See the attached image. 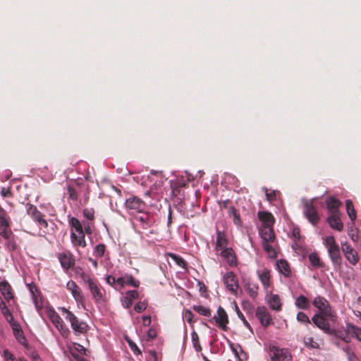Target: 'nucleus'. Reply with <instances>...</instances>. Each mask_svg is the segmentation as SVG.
<instances>
[{
	"instance_id": "f257e3e1",
	"label": "nucleus",
	"mask_w": 361,
	"mask_h": 361,
	"mask_svg": "<svg viewBox=\"0 0 361 361\" xmlns=\"http://www.w3.org/2000/svg\"><path fill=\"white\" fill-rule=\"evenodd\" d=\"M59 310L64 315L65 319L70 322L71 326L75 335L85 334L89 331V325L84 321L78 319L72 312L66 307H60Z\"/></svg>"
},
{
	"instance_id": "f03ea898",
	"label": "nucleus",
	"mask_w": 361,
	"mask_h": 361,
	"mask_svg": "<svg viewBox=\"0 0 361 361\" xmlns=\"http://www.w3.org/2000/svg\"><path fill=\"white\" fill-rule=\"evenodd\" d=\"M82 281L87 284L88 288L95 302L100 303L104 301L105 290L96 279H92L85 272L80 274Z\"/></svg>"
},
{
	"instance_id": "7ed1b4c3",
	"label": "nucleus",
	"mask_w": 361,
	"mask_h": 361,
	"mask_svg": "<svg viewBox=\"0 0 361 361\" xmlns=\"http://www.w3.org/2000/svg\"><path fill=\"white\" fill-rule=\"evenodd\" d=\"M324 244L328 249L329 257L334 267H341L342 257L340 252L339 245L336 243L334 237L332 235L327 236L325 238Z\"/></svg>"
},
{
	"instance_id": "20e7f679",
	"label": "nucleus",
	"mask_w": 361,
	"mask_h": 361,
	"mask_svg": "<svg viewBox=\"0 0 361 361\" xmlns=\"http://www.w3.org/2000/svg\"><path fill=\"white\" fill-rule=\"evenodd\" d=\"M47 314L54 326L59 331L61 336L67 338L70 335L71 331L59 314L53 308H48L47 310Z\"/></svg>"
},
{
	"instance_id": "39448f33",
	"label": "nucleus",
	"mask_w": 361,
	"mask_h": 361,
	"mask_svg": "<svg viewBox=\"0 0 361 361\" xmlns=\"http://www.w3.org/2000/svg\"><path fill=\"white\" fill-rule=\"evenodd\" d=\"M312 305L319 310L317 314H322L330 320H335L336 314L332 310L329 301L326 298L317 296L314 299Z\"/></svg>"
},
{
	"instance_id": "423d86ee",
	"label": "nucleus",
	"mask_w": 361,
	"mask_h": 361,
	"mask_svg": "<svg viewBox=\"0 0 361 361\" xmlns=\"http://www.w3.org/2000/svg\"><path fill=\"white\" fill-rule=\"evenodd\" d=\"M271 361H292V355L286 348L270 345L269 347Z\"/></svg>"
},
{
	"instance_id": "0eeeda50",
	"label": "nucleus",
	"mask_w": 361,
	"mask_h": 361,
	"mask_svg": "<svg viewBox=\"0 0 361 361\" xmlns=\"http://www.w3.org/2000/svg\"><path fill=\"white\" fill-rule=\"evenodd\" d=\"M27 214L31 216V218L37 222L40 226L47 228L48 227V223L44 219V215L38 210L37 207L30 203H27L25 206Z\"/></svg>"
},
{
	"instance_id": "6e6552de",
	"label": "nucleus",
	"mask_w": 361,
	"mask_h": 361,
	"mask_svg": "<svg viewBox=\"0 0 361 361\" xmlns=\"http://www.w3.org/2000/svg\"><path fill=\"white\" fill-rule=\"evenodd\" d=\"M125 206L126 209L132 212L142 213L146 208V204L140 198L132 196L126 200Z\"/></svg>"
},
{
	"instance_id": "1a4fd4ad",
	"label": "nucleus",
	"mask_w": 361,
	"mask_h": 361,
	"mask_svg": "<svg viewBox=\"0 0 361 361\" xmlns=\"http://www.w3.org/2000/svg\"><path fill=\"white\" fill-rule=\"evenodd\" d=\"M303 213L312 225L315 226L319 223L320 217L312 201L305 202Z\"/></svg>"
},
{
	"instance_id": "9d476101",
	"label": "nucleus",
	"mask_w": 361,
	"mask_h": 361,
	"mask_svg": "<svg viewBox=\"0 0 361 361\" xmlns=\"http://www.w3.org/2000/svg\"><path fill=\"white\" fill-rule=\"evenodd\" d=\"M224 283L232 293H237V290L239 287L238 279L233 271H228L224 276Z\"/></svg>"
},
{
	"instance_id": "9b49d317",
	"label": "nucleus",
	"mask_w": 361,
	"mask_h": 361,
	"mask_svg": "<svg viewBox=\"0 0 361 361\" xmlns=\"http://www.w3.org/2000/svg\"><path fill=\"white\" fill-rule=\"evenodd\" d=\"M328 319H329L322 314H315L312 318V321L319 329L324 331L326 334H331L332 330Z\"/></svg>"
},
{
	"instance_id": "f8f14e48",
	"label": "nucleus",
	"mask_w": 361,
	"mask_h": 361,
	"mask_svg": "<svg viewBox=\"0 0 361 361\" xmlns=\"http://www.w3.org/2000/svg\"><path fill=\"white\" fill-rule=\"evenodd\" d=\"M58 259L61 266L65 270H68L75 265V257L70 251H66L58 254Z\"/></svg>"
},
{
	"instance_id": "ddd939ff",
	"label": "nucleus",
	"mask_w": 361,
	"mask_h": 361,
	"mask_svg": "<svg viewBox=\"0 0 361 361\" xmlns=\"http://www.w3.org/2000/svg\"><path fill=\"white\" fill-rule=\"evenodd\" d=\"M256 317L259 320L261 324L264 327L271 324V316L264 306H259L257 308Z\"/></svg>"
},
{
	"instance_id": "4468645a",
	"label": "nucleus",
	"mask_w": 361,
	"mask_h": 361,
	"mask_svg": "<svg viewBox=\"0 0 361 361\" xmlns=\"http://www.w3.org/2000/svg\"><path fill=\"white\" fill-rule=\"evenodd\" d=\"M214 319L215 320L216 324L219 328L222 329L224 331L227 330V324H228L229 322L228 317L226 312L222 307H219L216 315L214 317Z\"/></svg>"
},
{
	"instance_id": "2eb2a0df",
	"label": "nucleus",
	"mask_w": 361,
	"mask_h": 361,
	"mask_svg": "<svg viewBox=\"0 0 361 361\" xmlns=\"http://www.w3.org/2000/svg\"><path fill=\"white\" fill-rule=\"evenodd\" d=\"M341 247L348 261L353 265L356 264L359 261L357 252L348 243H343Z\"/></svg>"
},
{
	"instance_id": "dca6fc26",
	"label": "nucleus",
	"mask_w": 361,
	"mask_h": 361,
	"mask_svg": "<svg viewBox=\"0 0 361 361\" xmlns=\"http://www.w3.org/2000/svg\"><path fill=\"white\" fill-rule=\"evenodd\" d=\"M0 292L8 305H11V301L14 299V293L11 286L7 281L0 282Z\"/></svg>"
},
{
	"instance_id": "f3484780",
	"label": "nucleus",
	"mask_w": 361,
	"mask_h": 361,
	"mask_svg": "<svg viewBox=\"0 0 361 361\" xmlns=\"http://www.w3.org/2000/svg\"><path fill=\"white\" fill-rule=\"evenodd\" d=\"M262 243H274L276 239L273 227H261L259 230Z\"/></svg>"
},
{
	"instance_id": "a211bd4d",
	"label": "nucleus",
	"mask_w": 361,
	"mask_h": 361,
	"mask_svg": "<svg viewBox=\"0 0 361 361\" xmlns=\"http://www.w3.org/2000/svg\"><path fill=\"white\" fill-rule=\"evenodd\" d=\"M257 216L260 221L262 223V227H273L275 219L273 214L269 212L259 211Z\"/></svg>"
},
{
	"instance_id": "6ab92c4d",
	"label": "nucleus",
	"mask_w": 361,
	"mask_h": 361,
	"mask_svg": "<svg viewBox=\"0 0 361 361\" xmlns=\"http://www.w3.org/2000/svg\"><path fill=\"white\" fill-rule=\"evenodd\" d=\"M221 256L226 260L231 267H235L237 265V257L232 248L228 247L221 250Z\"/></svg>"
},
{
	"instance_id": "aec40b11",
	"label": "nucleus",
	"mask_w": 361,
	"mask_h": 361,
	"mask_svg": "<svg viewBox=\"0 0 361 361\" xmlns=\"http://www.w3.org/2000/svg\"><path fill=\"white\" fill-rule=\"evenodd\" d=\"M116 283L120 286L121 288H123L125 285H130L133 287L137 288L140 285L139 281L135 280L132 275H126L119 277L116 280Z\"/></svg>"
},
{
	"instance_id": "412c9836",
	"label": "nucleus",
	"mask_w": 361,
	"mask_h": 361,
	"mask_svg": "<svg viewBox=\"0 0 361 361\" xmlns=\"http://www.w3.org/2000/svg\"><path fill=\"white\" fill-rule=\"evenodd\" d=\"M257 274L264 288L267 290L270 286V270L267 268H264L262 270H257Z\"/></svg>"
},
{
	"instance_id": "4be33fe9",
	"label": "nucleus",
	"mask_w": 361,
	"mask_h": 361,
	"mask_svg": "<svg viewBox=\"0 0 361 361\" xmlns=\"http://www.w3.org/2000/svg\"><path fill=\"white\" fill-rule=\"evenodd\" d=\"M228 241L226 235L224 231L217 230L216 231V250H223L225 248H228L227 245Z\"/></svg>"
},
{
	"instance_id": "5701e85b",
	"label": "nucleus",
	"mask_w": 361,
	"mask_h": 361,
	"mask_svg": "<svg viewBox=\"0 0 361 361\" xmlns=\"http://www.w3.org/2000/svg\"><path fill=\"white\" fill-rule=\"evenodd\" d=\"M326 207L329 214H339V207L341 206V202L336 197L331 196L326 200Z\"/></svg>"
},
{
	"instance_id": "b1692460",
	"label": "nucleus",
	"mask_w": 361,
	"mask_h": 361,
	"mask_svg": "<svg viewBox=\"0 0 361 361\" xmlns=\"http://www.w3.org/2000/svg\"><path fill=\"white\" fill-rule=\"evenodd\" d=\"M137 221L140 223V226L143 229H147L154 224V219L152 216L147 213H142L135 218Z\"/></svg>"
},
{
	"instance_id": "393cba45",
	"label": "nucleus",
	"mask_w": 361,
	"mask_h": 361,
	"mask_svg": "<svg viewBox=\"0 0 361 361\" xmlns=\"http://www.w3.org/2000/svg\"><path fill=\"white\" fill-rule=\"evenodd\" d=\"M85 233H75L72 231L71 233V243L74 247H85L87 245L85 239Z\"/></svg>"
},
{
	"instance_id": "a878e982",
	"label": "nucleus",
	"mask_w": 361,
	"mask_h": 361,
	"mask_svg": "<svg viewBox=\"0 0 361 361\" xmlns=\"http://www.w3.org/2000/svg\"><path fill=\"white\" fill-rule=\"evenodd\" d=\"M329 226L338 231H341L343 228V224L340 219L339 214H330L327 219Z\"/></svg>"
},
{
	"instance_id": "bb28decb",
	"label": "nucleus",
	"mask_w": 361,
	"mask_h": 361,
	"mask_svg": "<svg viewBox=\"0 0 361 361\" xmlns=\"http://www.w3.org/2000/svg\"><path fill=\"white\" fill-rule=\"evenodd\" d=\"M66 288L71 292L75 300L80 301L82 300L83 297L81 293V289L75 281L72 280L68 281Z\"/></svg>"
},
{
	"instance_id": "cd10ccee",
	"label": "nucleus",
	"mask_w": 361,
	"mask_h": 361,
	"mask_svg": "<svg viewBox=\"0 0 361 361\" xmlns=\"http://www.w3.org/2000/svg\"><path fill=\"white\" fill-rule=\"evenodd\" d=\"M279 271L286 277L291 276V270L288 262L285 259H280L276 263Z\"/></svg>"
},
{
	"instance_id": "c85d7f7f",
	"label": "nucleus",
	"mask_w": 361,
	"mask_h": 361,
	"mask_svg": "<svg viewBox=\"0 0 361 361\" xmlns=\"http://www.w3.org/2000/svg\"><path fill=\"white\" fill-rule=\"evenodd\" d=\"M268 303L274 310L280 311L281 310L282 303L279 295L271 294L268 299Z\"/></svg>"
},
{
	"instance_id": "c756f323",
	"label": "nucleus",
	"mask_w": 361,
	"mask_h": 361,
	"mask_svg": "<svg viewBox=\"0 0 361 361\" xmlns=\"http://www.w3.org/2000/svg\"><path fill=\"white\" fill-rule=\"evenodd\" d=\"M30 290L35 306L37 310H40L43 307V301L42 298L39 295V292L37 288H35V291L32 288L30 289Z\"/></svg>"
},
{
	"instance_id": "7c9ffc66",
	"label": "nucleus",
	"mask_w": 361,
	"mask_h": 361,
	"mask_svg": "<svg viewBox=\"0 0 361 361\" xmlns=\"http://www.w3.org/2000/svg\"><path fill=\"white\" fill-rule=\"evenodd\" d=\"M346 331L348 334H350L353 337L361 341V328L351 324H348L346 326Z\"/></svg>"
},
{
	"instance_id": "2f4dec72",
	"label": "nucleus",
	"mask_w": 361,
	"mask_h": 361,
	"mask_svg": "<svg viewBox=\"0 0 361 361\" xmlns=\"http://www.w3.org/2000/svg\"><path fill=\"white\" fill-rule=\"evenodd\" d=\"M295 305L302 310H307L310 307L308 299L303 295H300L295 300Z\"/></svg>"
},
{
	"instance_id": "473e14b6",
	"label": "nucleus",
	"mask_w": 361,
	"mask_h": 361,
	"mask_svg": "<svg viewBox=\"0 0 361 361\" xmlns=\"http://www.w3.org/2000/svg\"><path fill=\"white\" fill-rule=\"evenodd\" d=\"M309 261L311 264L314 267H323L324 264L321 262L320 258L317 253L312 252L308 256Z\"/></svg>"
},
{
	"instance_id": "72a5a7b5",
	"label": "nucleus",
	"mask_w": 361,
	"mask_h": 361,
	"mask_svg": "<svg viewBox=\"0 0 361 361\" xmlns=\"http://www.w3.org/2000/svg\"><path fill=\"white\" fill-rule=\"evenodd\" d=\"M229 216L233 218V223L237 226L241 225L240 215L238 210L234 207H231L228 211Z\"/></svg>"
},
{
	"instance_id": "f704fd0d",
	"label": "nucleus",
	"mask_w": 361,
	"mask_h": 361,
	"mask_svg": "<svg viewBox=\"0 0 361 361\" xmlns=\"http://www.w3.org/2000/svg\"><path fill=\"white\" fill-rule=\"evenodd\" d=\"M345 206L348 215L350 220L353 221L356 219L357 215L352 201L350 200H347L345 201Z\"/></svg>"
},
{
	"instance_id": "c9c22d12",
	"label": "nucleus",
	"mask_w": 361,
	"mask_h": 361,
	"mask_svg": "<svg viewBox=\"0 0 361 361\" xmlns=\"http://www.w3.org/2000/svg\"><path fill=\"white\" fill-rule=\"evenodd\" d=\"M271 243H262V246L269 257L274 259L277 257V252H276Z\"/></svg>"
},
{
	"instance_id": "e433bc0d",
	"label": "nucleus",
	"mask_w": 361,
	"mask_h": 361,
	"mask_svg": "<svg viewBox=\"0 0 361 361\" xmlns=\"http://www.w3.org/2000/svg\"><path fill=\"white\" fill-rule=\"evenodd\" d=\"M69 224L75 229V233L84 232L82 225L77 218L71 217L69 220Z\"/></svg>"
},
{
	"instance_id": "4c0bfd02",
	"label": "nucleus",
	"mask_w": 361,
	"mask_h": 361,
	"mask_svg": "<svg viewBox=\"0 0 361 361\" xmlns=\"http://www.w3.org/2000/svg\"><path fill=\"white\" fill-rule=\"evenodd\" d=\"M169 256L176 263L177 265L183 269H187V262L183 257L174 253H169Z\"/></svg>"
},
{
	"instance_id": "58836bf2",
	"label": "nucleus",
	"mask_w": 361,
	"mask_h": 361,
	"mask_svg": "<svg viewBox=\"0 0 361 361\" xmlns=\"http://www.w3.org/2000/svg\"><path fill=\"white\" fill-rule=\"evenodd\" d=\"M191 337H192V345H193V347L195 349V350L197 352L201 351L202 346L200 343L199 336H198L197 333L196 331H193L191 334Z\"/></svg>"
},
{
	"instance_id": "ea45409f",
	"label": "nucleus",
	"mask_w": 361,
	"mask_h": 361,
	"mask_svg": "<svg viewBox=\"0 0 361 361\" xmlns=\"http://www.w3.org/2000/svg\"><path fill=\"white\" fill-rule=\"evenodd\" d=\"M193 310L203 316L209 317L211 315V310L202 305H195Z\"/></svg>"
},
{
	"instance_id": "a19ab883",
	"label": "nucleus",
	"mask_w": 361,
	"mask_h": 361,
	"mask_svg": "<svg viewBox=\"0 0 361 361\" xmlns=\"http://www.w3.org/2000/svg\"><path fill=\"white\" fill-rule=\"evenodd\" d=\"M3 357L4 361H21V360H25L24 357L16 358L8 349H5L3 351Z\"/></svg>"
},
{
	"instance_id": "79ce46f5",
	"label": "nucleus",
	"mask_w": 361,
	"mask_h": 361,
	"mask_svg": "<svg viewBox=\"0 0 361 361\" xmlns=\"http://www.w3.org/2000/svg\"><path fill=\"white\" fill-rule=\"evenodd\" d=\"M4 239L7 240L6 245L9 250H15L17 248V245L14 240V235L12 231L8 235V238Z\"/></svg>"
},
{
	"instance_id": "37998d69",
	"label": "nucleus",
	"mask_w": 361,
	"mask_h": 361,
	"mask_svg": "<svg viewBox=\"0 0 361 361\" xmlns=\"http://www.w3.org/2000/svg\"><path fill=\"white\" fill-rule=\"evenodd\" d=\"M106 251V245L104 243H100L96 245L94 249V255L97 257H102Z\"/></svg>"
},
{
	"instance_id": "c03bdc74",
	"label": "nucleus",
	"mask_w": 361,
	"mask_h": 361,
	"mask_svg": "<svg viewBox=\"0 0 361 361\" xmlns=\"http://www.w3.org/2000/svg\"><path fill=\"white\" fill-rule=\"evenodd\" d=\"M70 351L73 350L74 352L79 353L80 354L87 355V349L85 348L83 345L78 343H73V348H69Z\"/></svg>"
},
{
	"instance_id": "a18cd8bd",
	"label": "nucleus",
	"mask_w": 361,
	"mask_h": 361,
	"mask_svg": "<svg viewBox=\"0 0 361 361\" xmlns=\"http://www.w3.org/2000/svg\"><path fill=\"white\" fill-rule=\"evenodd\" d=\"M258 286L257 285H249L247 288H246V290L247 292V293L249 294V295L255 299L257 298V295H258Z\"/></svg>"
},
{
	"instance_id": "49530a36",
	"label": "nucleus",
	"mask_w": 361,
	"mask_h": 361,
	"mask_svg": "<svg viewBox=\"0 0 361 361\" xmlns=\"http://www.w3.org/2000/svg\"><path fill=\"white\" fill-rule=\"evenodd\" d=\"M235 312L238 316V317L242 320V322H243L244 325L249 329L251 331H252V327L250 326V324H249V322L246 320L245 316L243 315V314L241 312V311L240 310L239 307H238L237 304H235Z\"/></svg>"
},
{
	"instance_id": "de8ad7c7",
	"label": "nucleus",
	"mask_w": 361,
	"mask_h": 361,
	"mask_svg": "<svg viewBox=\"0 0 361 361\" xmlns=\"http://www.w3.org/2000/svg\"><path fill=\"white\" fill-rule=\"evenodd\" d=\"M265 192L267 200L270 202L276 201L277 199V195L279 194V191L269 190L267 189L265 190Z\"/></svg>"
},
{
	"instance_id": "09e8293b",
	"label": "nucleus",
	"mask_w": 361,
	"mask_h": 361,
	"mask_svg": "<svg viewBox=\"0 0 361 361\" xmlns=\"http://www.w3.org/2000/svg\"><path fill=\"white\" fill-rule=\"evenodd\" d=\"M304 344L309 348H319V344L312 337L304 338Z\"/></svg>"
},
{
	"instance_id": "8fccbe9b",
	"label": "nucleus",
	"mask_w": 361,
	"mask_h": 361,
	"mask_svg": "<svg viewBox=\"0 0 361 361\" xmlns=\"http://www.w3.org/2000/svg\"><path fill=\"white\" fill-rule=\"evenodd\" d=\"M126 341L128 343V345L131 350L134 353L135 355H141L142 352L140 348L137 346V345L129 338L126 337Z\"/></svg>"
},
{
	"instance_id": "3c124183",
	"label": "nucleus",
	"mask_w": 361,
	"mask_h": 361,
	"mask_svg": "<svg viewBox=\"0 0 361 361\" xmlns=\"http://www.w3.org/2000/svg\"><path fill=\"white\" fill-rule=\"evenodd\" d=\"M343 350L345 352L348 356V361H359L357 357L349 346H346L345 348H343Z\"/></svg>"
},
{
	"instance_id": "603ef678",
	"label": "nucleus",
	"mask_w": 361,
	"mask_h": 361,
	"mask_svg": "<svg viewBox=\"0 0 361 361\" xmlns=\"http://www.w3.org/2000/svg\"><path fill=\"white\" fill-rule=\"evenodd\" d=\"M14 336L18 342L20 343L21 345L24 346L27 345V341L23 331H20L19 333L14 334Z\"/></svg>"
},
{
	"instance_id": "864d4df0",
	"label": "nucleus",
	"mask_w": 361,
	"mask_h": 361,
	"mask_svg": "<svg viewBox=\"0 0 361 361\" xmlns=\"http://www.w3.org/2000/svg\"><path fill=\"white\" fill-rule=\"evenodd\" d=\"M13 330V334H16L17 333H19L22 330V328L20 325V324L14 319V318L12 319L11 322H8Z\"/></svg>"
},
{
	"instance_id": "5fc2aeb1",
	"label": "nucleus",
	"mask_w": 361,
	"mask_h": 361,
	"mask_svg": "<svg viewBox=\"0 0 361 361\" xmlns=\"http://www.w3.org/2000/svg\"><path fill=\"white\" fill-rule=\"evenodd\" d=\"M296 318H297V320L301 323L309 324L311 322L310 319L307 316V314L302 312H299L297 314Z\"/></svg>"
},
{
	"instance_id": "6e6d98bb",
	"label": "nucleus",
	"mask_w": 361,
	"mask_h": 361,
	"mask_svg": "<svg viewBox=\"0 0 361 361\" xmlns=\"http://www.w3.org/2000/svg\"><path fill=\"white\" fill-rule=\"evenodd\" d=\"M147 307V302L145 301L138 302L134 306V310L136 312L140 313L145 311Z\"/></svg>"
},
{
	"instance_id": "4d7b16f0",
	"label": "nucleus",
	"mask_w": 361,
	"mask_h": 361,
	"mask_svg": "<svg viewBox=\"0 0 361 361\" xmlns=\"http://www.w3.org/2000/svg\"><path fill=\"white\" fill-rule=\"evenodd\" d=\"M84 216L90 221L94 219V210L92 208H85L83 209Z\"/></svg>"
},
{
	"instance_id": "13d9d810",
	"label": "nucleus",
	"mask_w": 361,
	"mask_h": 361,
	"mask_svg": "<svg viewBox=\"0 0 361 361\" xmlns=\"http://www.w3.org/2000/svg\"><path fill=\"white\" fill-rule=\"evenodd\" d=\"M0 310L4 317L7 322H11L12 320L13 316L10 310L8 309V307L5 309H1Z\"/></svg>"
},
{
	"instance_id": "bf43d9fd",
	"label": "nucleus",
	"mask_w": 361,
	"mask_h": 361,
	"mask_svg": "<svg viewBox=\"0 0 361 361\" xmlns=\"http://www.w3.org/2000/svg\"><path fill=\"white\" fill-rule=\"evenodd\" d=\"M68 194L69 195V197L73 200H78V194L75 190V188L71 185L68 186L67 188Z\"/></svg>"
},
{
	"instance_id": "052dcab7",
	"label": "nucleus",
	"mask_w": 361,
	"mask_h": 361,
	"mask_svg": "<svg viewBox=\"0 0 361 361\" xmlns=\"http://www.w3.org/2000/svg\"><path fill=\"white\" fill-rule=\"evenodd\" d=\"M126 296L133 300L139 298V293L136 290H128L126 292Z\"/></svg>"
},
{
	"instance_id": "680f3d73",
	"label": "nucleus",
	"mask_w": 361,
	"mask_h": 361,
	"mask_svg": "<svg viewBox=\"0 0 361 361\" xmlns=\"http://www.w3.org/2000/svg\"><path fill=\"white\" fill-rule=\"evenodd\" d=\"M147 361H158L157 354L154 350H150L146 357Z\"/></svg>"
},
{
	"instance_id": "e2e57ef3",
	"label": "nucleus",
	"mask_w": 361,
	"mask_h": 361,
	"mask_svg": "<svg viewBox=\"0 0 361 361\" xmlns=\"http://www.w3.org/2000/svg\"><path fill=\"white\" fill-rule=\"evenodd\" d=\"M157 333L155 329L149 328L147 333V341H151L157 337Z\"/></svg>"
},
{
	"instance_id": "0e129e2a",
	"label": "nucleus",
	"mask_w": 361,
	"mask_h": 361,
	"mask_svg": "<svg viewBox=\"0 0 361 361\" xmlns=\"http://www.w3.org/2000/svg\"><path fill=\"white\" fill-rule=\"evenodd\" d=\"M122 305L125 308L128 309L133 305V300L125 295L122 299Z\"/></svg>"
},
{
	"instance_id": "69168bd1",
	"label": "nucleus",
	"mask_w": 361,
	"mask_h": 361,
	"mask_svg": "<svg viewBox=\"0 0 361 361\" xmlns=\"http://www.w3.org/2000/svg\"><path fill=\"white\" fill-rule=\"evenodd\" d=\"M184 317L188 323L192 324L193 322L194 314L191 311L186 310L184 314Z\"/></svg>"
},
{
	"instance_id": "338daca9",
	"label": "nucleus",
	"mask_w": 361,
	"mask_h": 361,
	"mask_svg": "<svg viewBox=\"0 0 361 361\" xmlns=\"http://www.w3.org/2000/svg\"><path fill=\"white\" fill-rule=\"evenodd\" d=\"M116 280L114 276L111 275H109L106 278V281L108 284L111 286H114L116 283Z\"/></svg>"
},
{
	"instance_id": "774afa93",
	"label": "nucleus",
	"mask_w": 361,
	"mask_h": 361,
	"mask_svg": "<svg viewBox=\"0 0 361 361\" xmlns=\"http://www.w3.org/2000/svg\"><path fill=\"white\" fill-rule=\"evenodd\" d=\"M142 319L143 326H149L151 324L152 319L150 316H143Z\"/></svg>"
}]
</instances>
